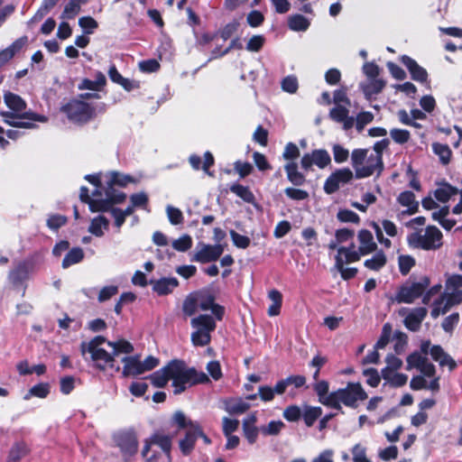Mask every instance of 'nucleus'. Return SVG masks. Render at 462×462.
I'll return each instance as SVG.
<instances>
[{"instance_id":"1","label":"nucleus","mask_w":462,"mask_h":462,"mask_svg":"<svg viewBox=\"0 0 462 462\" xmlns=\"http://www.w3.org/2000/svg\"><path fill=\"white\" fill-rule=\"evenodd\" d=\"M430 354L431 357L439 364L441 366H448L449 370H453L457 364L454 359L444 352L441 346H430V341H423L420 345V352H413L408 356L407 370L416 368L424 376H433L436 373L435 366L433 364L429 362L427 355Z\"/></svg>"},{"instance_id":"2","label":"nucleus","mask_w":462,"mask_h":462,"mask_svg":"<svg viewBox=\"0 0 462 462\" xmlns=\"http://www.w3.org/2000/svg\"><path fill=\"white\" fill-rule=\"evenodd\" d=\"M5 103L11 110H13L14 113L5 112L2 113V116L5 118V122L12 126L17 128H32L33 124L28 121H24L26 118L32 121H46L44 116H37L35 114L25 113L20 115V113L25 109L26 104L19 96L15 94L6 93L5 95Z\"/></svg>"},{"instance_id":"3","label":"nucleus","mask_w":462,"mask_h":462,"mask_svg":"<svg viewBox=\"0 0 462 462\" xmlns=\"http://www.w3.org/2000/svg\"><path fill=\"white\" fill-rule=\"evenodd\" d=\"M352 166L357 179L380 174L383 169V159L378 153H369L366 149H356L351 153Z\"/></svg>"},{"instance_id":"4","label":"nucleus","mask_w":462,"mask_h":462,"mask_svg":"<svg viewBox=\"0 0 462 462\" xmlns=\"http://www.w3.org/2000/svg\"><path fill=\"white\" fill-rule=\"evenodd\" d=\"M169 369L171 380L172 381V386L174 388V394H180L184 392L188 386L207 379V376L204 374H201V378H198L195 369L187 368L183 363L180 361H172L169 363Z\"/></svg>"},{"instance_id":"5","label":"nucleus","mask_w":462,"mask_h":462,"mask_svg":"<svg viewBox=\"0 0 462 462\" xmlns=\"http://www.w3.org/2000/svg\"><path fill=\"white\" fill-rule=\"evenodd\" d=\"M107 342L102 336L95 337L89 342H82L80 345L81 353H89L91 359L96 363V365L101 369L106 370L107 367L114 366V355L106 352L102 345Z\"/></svg>"},{"instance_id":"6","label":"nucleus","mask_w":462,"mask_h":462,"mask_svg":"<svg viewBox=\"0 0 462 462\" xmlns=\"http://www.w3.org/2000/svg\"><path fill=\"white\" fill-rule=\"evenodd\" d=\"M407 241L414 248L437 250L442 245V233L435 226H429L424 231L420 230L409 235Z\"/></svg>"},{"instance_id":"7","label":"nucleus","mask_w":462,"mask_h":462,"mask_svg":"<svg viewBox=\"0 0 462 462\" xmlns=\"http://www.w3.org/2000/svg\"><path fill=\"white\" fill-rule=\"evenodd\" d=\"M331 408L340 409L341 403L351 408H356L358 402L367 398V394L358 383H349L345 388L333 392Z\"/></svg>"},{"instance_id":"8","label":"nucleus","mask_w":462,"mask_h":462,"mask_svg":"<svg viewBox=\"0 0 462 462\" xmlns=\"http://www.w3.org/2000/svg\"><path fill=\"white\" fill-rule=\"evenodd\" d=\"M195 329L191 333V342L194 346H204L209 344L211 332L216 328V322L209 315H199L190 320Z\"/></svg>"},{"instance_id":"9","label":"nucleus","mask_w":462,"mask_h":462,"mask_svg":"<svg viewBox=\"0 0 462 462\" xmlns=\"http://www.w3.org/2000/svg\"><path fill=\"white\" fill-rule=\"evenodd\" d=\"M124 364L123 376H138L157 367L160 364L158 358L149 356L143 361L140 360L139 356H129L122 359Z\"/></svg>"},{"instance_id":"10","label":"nucleus","mask_w":462,"mask_h":462,"mask_svg":"<svg viewBox=\"0 0 462 462\" xmlns=\"http://www.w3.org/2000/svg\"><path fill=\"white\" fill-rule=\"evenodd\" d=\"M430 284V280L428 276H421L416 281L408 282L400 288L395 299L398 302L412 303L423 295Z\"/></svg>"},{"instance_id":"11","label":"nucleus","mask_w":462,"mask_h":462,"mask_svg":"<svg viewBox=\"0 0 462 462\" xmlns=\"http://www.w3.org/2000/svg\"><path fill=\"white\" fill-rule=\"evenodd\" d=\"M70 121L84 123L89 120L93 115L92 107L86 102L73 99L61 107Z\"/></svg>"},{"instance_id":"12","label":"nucleus","mask_w":462,"mask_h":462,"mask_svg":"<svg viewBox=\"0 0 462 462\" xmlns=\"http://www.w3.org/2000/svg\"><path fill=\"white\" fill-rule=\"evenodd\" d=\"M462 302V291L447 290L434 302L431 310V316L438 318L440 314H445L450 308Z\"/></svg>"},{"instance_id":"13","label":"nucleus","mask_w":462,"mask_h":462,"mask_svg":"<svg viewBox=\"0 0 462 462\" xmlns=\"http://www.w3.org/2000/svg\"><path fill=\"white\" fill-rule=\"evenodd\" d=\"M224 252L222 245H205L200 244L197 246L196 253L192 258L198 263H209L217 260Z\"/></svg>"},{"instance_id":"14","label":"nucleus","mask_w":462,"mask_h":462,"mask_svg":"<svg viewBox=\"0 0 462 462\" xmlns=\"http://www.w3.org/2000/svg\"><path fill=\"white\" fill-rule=\"evenodd\" d=\"M354 177L352 171L343 168L333 172L326 180L324 189L328 194L336 192L340 185L348 183Z\"/></svg>"},{"instance_id":"15","label":"nucleus","mask_w":462,"mask_h":462,"mask_svg":"<svg viewBox=\"0 0 462 462\" xmlns=\"http://www.w3.org/2000/svg\"><path fill=\"white\" fill-rule=\"evenodd\" d=\"M173 437V435L169 436L164 433H155L151 437L150 440L146 442L142 451L143 456L145 457L147 455L151 445H157L167 454L169 459H171L170 451Z\"/></svg>"},{"instance_id":"16","label":"nucleus","mask_w":462,"mask_h":462,"mask_svg":"<svg viewBox=\"0 0 462 462\" xmlns=\"http://www.w3.org/2000/svg\"><path fill=\"white\" fill-rule=\"evenodd\" d=\"M195 297L198 301L199 309L201 310H211L217 319H221L224 314L223 307L214 302V298L210 294L197 293Z\"/></svg>"},{"instance_id":"17","label":"nucleus","mask_w":462,"mask_h":462,"mask_svg":"<svg viewBox=\"0 0 462 462\" xmlns=\"http://www.w3.org/2000/svg\"><path fill=\"white\" fill-rule=\"evenodd\" d=\"M359 243L358 253L360 255H366L374 252L377 245L374 239L373 234L366 229H361L357 234Z\"/></svg>"},{"instance_id":"18","label":"nucleus","mask_w":462,"mask_h":462,"mask_svg":"<svg viewBox=\"0 0 462 462\" xmlns=\"http://www.w3.org/2000/svg\"><path fill=\"white\" fill-rule=\"evenodd\" d=\"M330 118L343 125L344 130H349L355 125V118L348 116V109L343 105H337L329 112Z\"/></svg>"},{"instance_id":"19","label":"nucleus","mask_w":462,"mask_h":462,"mask_svg":"<svg viewBox=\"0 0 462 462\" xmlns=\"http://www.w3.org/2000/svg\"><path fill=\"white\" fill-rule=\"evenodd\" d=\"M116 439L117 445L125 454L133 455L136 452L137 439L133 432L119 433Z\"/></svg>"},{"instance_id":"20","label":"nucleus","mask_w":462,"mask_h":462,"mask_svg":"<svg viewBox=\"0 0 462 462\" xmlns=\"http://www.w3.org/2000/svg\"><path fill=\"white\" fill-rule=\"evenodd\" d=\"M199 435H202V430L199 426H194V429L187 430L185 438L180 439L179 443L183 455L187 456L193 450Z\"/></svg>"},{"instance_id":"21","label":"nucleus","mask_w":462,"mask_h":462,"mask_svg":"<svg viewBox=\"0 0 462 462\" xmlns=\"http://www.w3.org/2000/svg\"><path fill=\"white\" fill-rule=\"evenodd\" d=\"M426 315L427 310L425 308L413 309L407 314L404 319L406 328L412 331L418 330Z\"/></svg>"},{"instance_id":"22","label":"nucleus","mask_w":462,"mask_h":462,"mask_svg":"<svg viewBox=\"0 0 462 462\" xmlns=\"http://www.w3.org/2000/svg\"><path fill=\"white\" fill-rule=\"evenodd\" d=\"M360 257L361 255L358 251L355 249L354 245L348 247L339 246L337 248V254L335 256V264H337L339 259L342 261V264H347L359 261Z\"/></svg>"},{"instance_id":"23","label":"nucleus","mask_w":462,"mask_h":462,"mask_svg":"<svg viewBox=\"0 0 462 462\" xmlns=\"http://www.w3.org/2000/svg\"><path fill=\"white\" fill-rule=\"evenodd\" d=\"M80 199L89 206L92 212L106 211L109 209L108 202L100 199H91L88 195V189L86 187L80 189Z\"/></svg>"},{"instance_id":"24","label":"nucleus","mask_w":462,"mask_h":462,"mask_svg":"<svg viewBox=\"0 0 462 462\" xmlns=\"http://www.w3.org/2000/svg\"><path fill=\"white\" fill-rule=\"evenodd\" d=\"M27 42V37H21L6 49L0 51V67L9 61Z\"/></svg>"},{"instance_id":"25","label":"nucleus","mask_w":462,"mask_h":462,"mask_svg":"<svg viewBox=\"0 0 462 462\" xmlns=\"http://www.w3.org/2000/svg\"><path fill=\"white\" fill-rule=\"evenodd\" d=\"M328 388H329L328 383L324 380L318 381L313 385V389L319 397V402L325 406L331 408V405L333 404L332 402H333L334 396H333V392L330 393H328Z\"/></svg>"},{"instance_id":"26","label":"nucleus","mask_w":462,"mask_h":462,"mask_svg":"<svg viewBox=\"0 0 462 462\" xmlns=\"http://www.w3.org/2000/svg\"><path fill=\"white\" fill-rule=\"evenodd\" d=\"M402 61L408 68L414 80L422 82L427 79V71L419 66L414 60L408 56H402Z\"/></svg>"},{"instance_id":"27","label":"nucleus","mask_w":462,"mask_h":462,"mask_svg":"<svg viewBox=\"0 0 462 462\" xmlns=\"http://www.w3.org/2000/svg\"><path fill=\"white\" fill-rule=\"evenodd\" d=\"M251 408L245 399H230L226 402V411L230 414H242Z\"/></svg>"},{"instance_id":"28","label":"nucleus","mask_w":462,"mask_h":462,"mask_svg":"<svg viewBox=\"0 0 462 462\" xmlns=\"http://www.w3.org/2000/svg\"><path fill=\"white\" fill-rule=\"evenodd\" d=\"M108 219L103 216H97V217L91 220L90 226L88 227V232L97 237H101L104 236L105 231L108 229Z\"/></svg>"},{"instance_id":"29","label":"nucleus","mask_w":462,"mask_h":462,"mask_svg":"<svg viewBox=\"0 0 462 462\" xmlns=\"http://www.w3.org/2000/svg\"><path fill=\"white\" fill-rule=\"evenodd\" d=\"M177 286L178 281L176 278H162L154 282L153 290L159 295H166L171 293Z\"/></svg>"},{"instance_id":"30","label":"nucleus","mask_w":462,"mask_h":462,"mask_svg":"<svg viewBox=\"0 0 462 462\" xmlns=\"http://www.w3.org/2000/svg\"><path fill=\"white\" fill-rule=\"evenodd\" d=\"M398 202L407 208V213L410 215L417 212L419 208L418 201L415 200V196L411 191H403L398 197Z\"/></svg>"},{"instance_id":"31","label":"nucleus","mask_w":462,"mask_h":462,"mask_svg":"<svg viewBox=\"0 0 462 462\" xmlns=\"http://www.w3.org/2000/svg\"><path fill=\"white\" fill-rule=\"evenodd\" d=\"M383 379L391 386L401 387L406 384L408 376L404 374L397 373V371H391L382 374Z\"/></svg>"},{"instance_id":"32","label":"nucleus","mask_w":462,"mask_h":462,"mask_svg":"<svg viewBox=\"0 0 462 462\" xmlns=\"http://www.w3.org/2000/svg\"><path fill=\"white\" fill-rule=\"evenodd\" d=\"M152 383L156 387H163L171 379L169 365L154 372L149 376Z\"/></svg>"},{"instance_id":"33","label":"nucleus","mask_w":462,"mask_h":462,"mask_svg":"<svg viewBox=\"0 0 462 462\" xmlns=\"http://www.w3.org/2000/svg\"><path fill=\"white\" fill-rule=\"evenodd\" d=\"M288 180L294 185H302L305 181V177L298 171V166L295 162H289L284 167Z\"/></svg>"},{"instance_id":"34","label":"nucleus","mask_w":462,"mask_h":462,"mask_svg":"<svg viewBox=\"0 0 462 462\" xmlns=\"http://www.w3.org/2000/svg\"><path fill=\"white\" fill-rule=\"evenodd\" d=\"M106 343L112 348L114 357L120 354L128 355L134 351L133 345L125 339H119L117 341H107Z\"/></svg>"},{"instance_id":"35","label":"nucleus","mask_w":462,"mask_h":462,"mask_svg":"<svg viewBox=\"0 0 462 462\" xmlns=\"http://www.w3.org/2000/svg\"><path fill=\"white\" fill-rule=\"evenodd\" d=\"M458 189L449 184H442L435 190V198L440 202H447L452 196L457 194Z\"/></svg>"},{"instance_id":"36","label":"nucleus","mask_w":462,"mask_h":462,"mask_svg":"<svg viewBox=\"0 0 462 462\" xmlns=\"http://www.w3.org/2000/svg\"><path fill=\"white\" fill-rule=\"evenodd\" d=\"M171 423L178 426L179 429L192 430L194 426H199L198 423L189 420L186 415L180 411H175L171 417Z\"/></svg>"},{"instance_id":"37","label":"nucleus","mask_w":462,"mask_h":462,"mask_svg":"<svg viewBox=\"0 0 462 462\" xmlns=\"http://www.w3.org/2000/svg\"><path fill=\"white\" fill-rule=\"evenodd\" d=\"M29 452L27 445L23 442L15 443L9 451L8 460L10 462H18Z\"/></svg>"},{"instance_id":"38","label":"nucleus","mask_w":462,"mask_h":462,"mask_svg":"<svg viewBox=\"0 0 462 462\" xmlns=\"http://www.w3.org/2000/svg\"><path fill=\"white\" fill-rule=\"evenodd\" d=\"M84 257L83 250L79 247L72 248L64 257L62 267L68 268L72 264H76L82 261Z\"/></svg>"},{"instance_id":"39","label":"nucleus","mask_w":462,"mask_h":462,"mask_svg":"<svg viewBox=\"0 0 462 462\" xmlns=\"http://www.w3.org/2000/svg\"><path fill=\"white\" fill-rule=\"evenodd\" d=\"M367 269L379 271L386 264V256L383 252H377L372 258L364 263Z\"/></svg>"},{"instance_id":"40","label":"nucleus","mask_w":462,"mask_h":462,"mask_svg":"<svg viewBox=\"0 0 462 462\" xmlns=\"http://www.w3.org/2000/svg\"><path fill=\"white\" fill-rule=\"evenodd\" d=\"M269 299L272 300V304L268 308L269 316H277L280 313L282 296L277 290H272L269 292Z\"/></svg>"},{"instance_id":"41","label":"nucleus","mask_w":462,"mask_h":462,"mask_svg":"<svg viewBox=\"0 0 462 462\" xmlns=\"http://www.w3.org/2000/svg\"><path fill=\"white\" fill-rule=\"evenodd\" d=\"M134 181H135L134 179L130 175L119 173L116 171H113V172L109 173L108 184L111 187L114 185L125 187L127 184L134 182Z\"/></svg>"},{"instance_id":"42","label":"nucleus","mask_w":462,"mask_h":462,"mask_svg":"<svg viewBox=\"0 0 462 462\" xmlns=\"http://www.w3.org/2000/svg\"><path fill=\"white\" fill-rule=\"evenodd\" d=\"M50 393V386L48 383H42L32 386L29 392L24 395V400H30L31 397L35 396L38 398H45Z\"/></svg>"},{"instance_id":"43","label":"nucleus","mask_w":462,"mask_h":462,"mask_svg":"<svg viewBox=\"0 0 462 462\" xmlns=\"http://www.w3.org/2000/svg\"><path fill=\"white\" fill-rule=\"evenodd\" d=\"M289 27L292 31H306L310 26V22L300 14H295L289 18Z\"/></svg>"},{"instance_id":"44","label":"nucleus","mask_w":462,"mask_h":462,"mask_svg":"<svg viewBox=\"0 0 462 462\" xmlns=\"http://www.w3.org/2000/svg\"><path fill=\"white\" fill-rule=\"evenodd\" d=\"M284 426L282 420H272L267 425L262 426L260 430L264 436H276L282 431Z\"/></svg>"},{"instance_id":"45","label":"nucleus","mask_w":462,"mask_h":462,"mask_svg":"<svg viewBox=\"0 0 462 462\" xmlns=\"http://www.w3.org/2000/svg\"><path fill=\"white\" fill-rule=\"evenodd\" d=\"M322 410L320 407L307 406L302 413L304 421L308 427L313 425L315 420L321 415Z\"/></svg>"},{"instance_id":"46","label":"nucleus","mask_w":462,"mask_h":462,"mask_svg":"<svg viewBox=\"0 0 462 462\" xmlns=\"http://www.w3.org/2000/svg\"><path fill=\"white\" fill-rule=\"evenodd\" d=\"M353 462H372L366 456V448L356 443L351 449Z\"/></svg>"},{"instance_id":"47","label":"nucleus","mask_w":462,"mask_h":462,"mask_svg":"<svg viewBox=\"0 0 462 462\" xmlns=\"http://www.w3.org/2000/svg\"><path fill=\"white\" fill-rule=\"evenodd\" d=\"M432 149L434 152L439 156L442 163L447 164L450 161L451 151L447 144L433 143Z\"/></svg>"},{"instance_id":"48","label":"nucleus","mask_w":462,"mask_h":462,"mask_svg":"<svg viewBox=\"0 0 462 462\" xmlns=\"http://www.w3.org/2000/svg\"><path fill=\"white\" fill-rule=\"evenodd\" d=\"M313 157H314V164L317 165L320 169L325 168L331 162V158H330L328 152L325 150L314 151Z\"/></svg>"},{"instance_id":"49","label":"nucleus","mask_w":462,"mask_h":462,"mask_svg":"<svg viewBox=\"0 0 462 462\" xmlns=\"http://www.w3.org/2000/svg\"><path fill=\"white\" fill-rule=\"evenodd\" d=\"M384 82L382 79H371L370 82L364 87V92L367 97L378 94L384 88Z\"/></svg>"},{"instance_id":"50","label":"nucleus","mask_w":462,"mask_h":462,"mask_svg":"<svg viewBox=\"0 0 462 462\" xmlns=\"http://www.w3.org/2000/svg\"><path fill=\"white\" fill-rule=\"evenodd\" d=\"M80 11V5L79 0H70L64 8L61 18L72 19Z\"/></svg>"},{"instance_id":"51","label":"nucleus","mask_w":462,"mask_h":462,"mask_svg":"<svg viewBox=\"0 0 462 462\" xmlns=\"http://www.w3.org/2000/svg\"><path fill=\"white\" fill-rule=\"evenodd\" d=\"M281 86L284 92L295 94L299 88L298 79L295 76H287L282 80Z\"/></svg>"},{"instance_id":"52","label":"nucleus","mask_w":462,"mask_h":462,"mask_svg":"<svg viewBox=\"0 0 462 462\" xmlns=\"http://www.w3.org/2000/svg\"><path fill=\"white\" fill-rule=\"evenodd\" d=\"M166 213L171 224L180 225L183 222V214L178 208L168 205L166 207Z\"/></svg>"},{"instance_id":"53","label":"nucleus","mask_w":462,"mask_h":462,"mask_svg":"<svg viewBox=\"0 0 462 462\" xmlns=\"http://www.w3.org/2000/svg\"><path fill=\"white\" fill-rule=\"evenodd\" d=\"M192 246V239L189 235H183L172 242V247L179 252H186Z\"/></svg>"},{"instance_id":"54","label":"nucleus","mask_w":462,"mask_h":462,"mask_svg":"<svg viewBox=\"0 0 462 462\" xmlns=\"http://www.w3.org/2000/svg\"><path fill=\"white\" fill-rule=\"evenodd\" d=\"M231 191L240 197L246 202H252L254 200V194L249 190L248 188L242 185H233L230 188Z\"/></svg>"},{"instance_id":"55","label":"nucleus","mask_w":462,"mask_h":462,"mask_svg":"<svg viewBox=\"0 0 462 462\" xmlns=\"http://www.w3.org/2000/svg\"><path fill=\"white\" fill-rule=\"evenodd\" d=\"M385 363L386 366L382 370V374L391 371H397L402 365V361L399 357L392 354L386 356Z\"/></svg>"},{"instance_id":"56","label":"nucleus","mask_w":462,"mask_h":462,"mask_svg":"<svg viewBox=\"0 0 462 462\" xmlns=\"http://www.w3.org/2000/svg\"><path fill=\"white\" fill-rule=\"evenodd\" d=\"M390 135L396 143H405L410 139V132L404 129L393 128L390 131Z\"/></svg>"},{"instance_id":"57","label":"nucleus","mask_w":462,"mask_h":462,"mask_svg":"<svg viewBox=\"0 0 462 462\" xmlns=\"http://www.w3.org/2000/svg\"><path fill=\"white\" fill-rule=\"evenodd\" d=\"M400 272L407 274L415 264V260L410 255H401L398 259Z\"/></svg>"},{"instance_id":"58","label":"nucleus","mask_w":462,"mask_h":462,"mask_svg":"<svg viewBox=\"0 0 462 462\" xmlns=\"http://www.w3.org/2000/svg\"><path fill=\"white\" fill-rule=\"evenodd\" d=\"M337 219L341 222L359 223L360 218L356 213L349 209H341L337 213Z\"/></svg>"},{"instance_id":"59","label":"nucleus","mask_w":462,"mask_h":462,"mask_svg":"<svg viewBox=\"0 0 462 462\" xmlns=\"http://www.w3.org/2000/svg\"><path fill=\"white\" fill-rule=\"evenodd\" d=\"M230 236L232 238L234 245L238 248L245 249L250 245L249 237L240 235L234 230L230 231Z\"/></svg>"},{"instance_id":"60","label":"nucleus","mask_w":462,"mask_h":462,"mask_svg":"<svg viewBox=\"0 0 462 462\" xmlns=\"http://www.w3.org/2000/svg\"><path fill=\"white\" fill-rule=\"evenodd\" d=\"M374 119V115L371 112H361L356 116V127L358 132H361L364 127L371 123Z\"/></svg>"},{"instance_id":"61","label":"nucleus","mask_w":462,"mask_h":462,"mask_svg":"<svg viewBox=\"0 0 462 462\" xmlns=\"http://www.w3.org/2000/svg\"><path fill=\"white\" fill-rule=\"evenodd\" d=\"M335 268L340 273V275L344 280H349L355 277L357 273L356 268L345 267V264H342V261L340 259L337 261V264H335Z\"/></svg>"},{"instance_id":"62","label":"nucleus","mask_w":462,"mask_h":462,"mask_svg":"<svg viewBox=\"0 0 462 462\" xmlns=\"http://www.w3.org/2000/svg\"><path fill=\"white\" fill-rule=\"evenodd\" d=\"M199 309L198 301L195 295L188 297L183 302V311L185 314L191 316L197 312Z\"/></svg>"},{"instance_id":"63","label":"nucleus","mask_w":462,"mask_h":462,"mask_svg":"<svg viewBox=\"0 0 462 462\" xmlns=\"http://www.w3.org/2000/svg\"><path fill=\"white\" fill-rule=\"evenodd\" d=\"M445 288L449 291H462V275L454 274L449 276L446 281Z\"/></svg>"},{"instance_id":"64","label":"nucleus","mask_w":462,"mask_h":462,"mask_svg":"<svg viewBox=\"0 0 462 462\" xmlns=\"http://www.w3.org/2000/svg\"><path fill=\"white\" fill-rule=\"evenodd\" d=\"M301 415L302 412L300 407L296 405L289 406L283 411V417L289 421H296Z\"/></svg>"}]
</instances>
